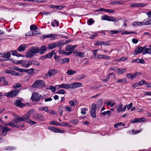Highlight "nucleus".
<instances>
[{
  "label": "nucleus",
  "mask_w": 151,
  "mask_h": 151,
  "mask_svg": "<svg viewBox=\"0 0 151 151\" xmlns=\"http://www.w3.org/2000/svg\"><path fill=\"white\" fill-rule=\"evenodd\" d=\"M1 129L2 131L1 134L4 136H5L6 134L9 130H11V129L8 127L3 126H1Z\"/></svg>",
  "instance_id": "nucleus-15"
},
{
  "label": "nucleus",
  "mask_w": 151,
  "mask_h": 151,
  "mask_svg": "<svg viewBox=\"0 0 151 151\" xmlns=\"http://www.w3.org/2000/svg\"><path fill=\"white\" fill-rule=\"evenodd\" d=\"M55 24H56L57 27H58L59 26V23L55 19L54 21L51 23V25L53 27H55Z\"/></svg>",
  "instance_id": "nucleus-41"
},
{
  "label": "nucleus",
  "mask_w": 151,
  "mask_h": 151,
  "mask_svg": "<svg viewBox=\"0 0 151 151\" xmlns=\"http://www.w3.org/2000/svg\"><path fill=\"white\" fill-rule=\"evenodd\" d=\"M34 118L37 121H43L44 119V116L39 114H35L33 116Z\"/></svg>",
  "instance_id": "nucleus-16"
},
{
  "label": "nucleus",
  "mask_w": 151,
  "mask_h": 151,
  "mask_svg": "<svg viewBox=\"0 0 151 151\" xmlns=\"http://www.w3.org/2000/svg\"><path fill=\"white\" fill-rule=\"evenodd\" d=\"M51 91L52 93L55 92L56 90V86H51Z\"/></svg>",
  "instance_id": "nucleus-56"
},
{
  "label": "nucleus",
  "mask_w": 151,
  "mask_h": 151,
  "mask_svg": "<svg viewBox=\"0 0 151 151\" xmlns=\"http://www.w3.org/2000/svg\"><path fill=\"white\" fill-rule=\"evenodd\" d=\"M122 104H120L116 106L117 110L118 113H119L120 112H122Z\"/></svg>",
  "instance_id": "nucleus-33"
},
{
  "label": "nucleus",
  "mask_w": 151,
  "mask_h": 151,
  "mask_svg": "<svg viewBox=\"0 0 151 151\" xmlns=\"http://www.w3.org/2000/svg\"><path fill=\"white\" fill-rule=\"evenodd\" d=\"M86 108H83L81 109V113L82 114H86Z\"/></svg>",
  "instance_id": "nucleus-64"
},
{
  "label": "nucleus",
  "mask_w": 151,
  "mask_h": 151,
  "mask_svg": "<svg viewBox=\"0 0 151 151\" xmlns=\"http://www.w3.org/2000/svg\"><path fill=\"white\" fill-rule=\"evenodd\" d=\"M86 77V76L85 75H79L77 76V79L80 80Z\"/></svg>",
  "instance_id": "nucleus-60"
},
{
  "label": "nucleus",
  "mask_w": 151,
  "mask_h": 151,
  "mask_svg": "<svg viewBox=\"0 0 151 151\" xmlns=\"http://www.w3.org/2000/svg\"><path fill=\"white\" fill-rule=\"evenodd\" d=\"M105 11L111 13H113L115 12L114 10L111 9H105Z\"/></svg>",
  "instance_id": "nucleus-63"
},
{
  "label": "nucleus",
  "mask_w": 151,
  "mask_h": 151,
  "mask_svg": "<svg viewBox=\"0 0 151 151\" xmlns=\"http://www.w3.org/2000/svg\"><path fill=\"white\" fill-rule=\"evenodd\" d=\"M62 126H68L70 127L71 125L68 123L65 122H62Z\"/></svg>",
  "instance_id": "nucleus-51"
},
{
  "label": "nucleus",
  "mask_w": 151,
  "mask_h": 151,
  "mask_svg": "<svg viewBox=\"0 0 151 151\" xmlns=\"http://www.w3.org/2000/svg\"><path fill=\"white\" fill-rule=\"evenodd\" d=\"M38 29H30V31L26 34L25 36L27 37L28 36L39 34L40 32Z\"/></svg>",
  "instance_id": "nucleus-6"
},
{
  "label": "nucleus",
  "mask_w": 151,
  "mask_h": 151,
  "mask_svg": "<svg viewBox=\"0 0 151 151\" xmlns=\"http://www.w3.org/2000/svg\"><path fill=\"white\" fill-rule=\"evenodd\" d=\"M56 43L57 47H58V48L60 49H61L62 47L65 44V43H64L61 41L57 42H56Z\"/></svg>",
  "instance_id": "nucleus-30"
},
{
  "label": "nucleus",
  "mask_w": 151,
  "mask_h": 151,
  "mask_svg": "<svg viewBox=\"0 0 151 151\" xmlns=\"http://www.w3.org/2000/svg\"><path fill=\"white\" fill-rule=\"evenodd\" d=\"M5 73H7L11 74L13 75L15 74V71L9 70H6L5 71Z\"/></svg>",
  "instance_id": "nucleus-42"
},
{
  "label": "nucleus",
  "mask_w": 151,
  "mask_h": 151,
  "mask_svg": "<svg viewBox=\"0 0 151 151\" xmlns=\"http://www.w3.org/2000/svg\"><path fill=\"white\" fill-rule=\"evenodd\" d=\"M11 57V53L10 51H8L6 52H5L2 54V55L1 56V58H6L9 59Z\"/></svg>",
  "instance_id": "nucleus-19"
},
{
  "label": "nucleus",
  "mask_w": 151,
  "mask_h": 151,
  "mask_svg": "<svg viewBox=\"0 0 151 151\" xmlns=\"http://www.w3.org/2000/svg\"><path fill=\"white\" fill-rule=\"evenodd\" d=\"M96 108V105L93 104L91 107V115L93 118H96V114L95 112Z\"/></svg>",
  "instance_id": "nucleus-11"
},
{
  "label": "nucleus",
  "mask_w": 151,
  "mask_h": 151,
  "mask_svg": "<svg viewBox=\"0 0 151 151\" xmlns=\"http://www.w3.org/2000/svg\"><path fill=\"white\" fill-rule=\"evenodd\" d=\"M146 53L150 54L151 53V49L150 48H147L145 49L143 52V54L145 55Z\"/></svg>",
  "instance_id": "nucleus-35"
},
{
  "label": "nucleus",
  "mask_w": 151,
  "mask_h": 151,
  "mask_svg": "<svg viewBox=\"0 0 151 151\" xmlns=\"http://www.w3.org/2000/svg\"><path fill=\"white\" fill-rule=\"evenodd\" d=\"M31 62H32V64L34 65L38 66L40 64L39 62L35 60H31Z\"/></svg>",
  "instance_id": "nucleus-46"
},
{
  "label": "nucleus",
  "mask_w": 151,
  "mask_h": 151,
  "mask_svg": "<svg viewBox=\"0 0 151 151\" xmlns=\"http://www.w3.org/2000/svg\"><path fill=\"white\" fill-rule=\"evenodd\" d=\"M126 82V78L118 79L117 80V83H124Z\"/></svg>",
  "instance_id": "nucleus-43"
},
{
  "label": "nucleus",
  "mask_w": 151,
  "mask_h": 151,
  "mask_svg": "<svg viewBox=\"0 0 151 151\" xmlns=\"http://www.w3.org/2000/svg\"><path fill=\"white\" fill-rule=\"evenodd\" d=\"M145 119L144 117H141L138 118H134L131 122L132 123H141L145 122Z\"/></svg>",
  "instance_id": "nucleus-14"
},
{
  "label": "nucleus",
  "mask_w": 151,
  "mask_h": 151,
  "mask_svg": "<svg viewBox=\"0 0 151 151\" xmlns=\"http://www.w3.org/2000/svg\"><path fill=\"white\" fill-rule=\"evenodd\" d=\"M143 24V22H138L137 21L135 22L132 23V25L133 26H141Z\"/></svg>",
  "instance_id": "nucleus-38"
},
{
  "label": "nucleus",
  "mask_w": 151,
  "mask_h": 151,
  "mask_svg": "<svg viewBox=\"0 0 151 151\" xmlns=\"http://www.w3.org/2000/svg\"><path fill=\"white\" fill-rule=\"evenodd\" d=\"M4 124L6 126H10L12 127L17 128L19 127V126L17 124L15 123L12 122L9 123H4Z\"/></svg>",
  "instance_id": "nucleus-20"
},
{
  "label": "nucleus",
  "mask_w": 151,
  "mask_h": 151,
  "mask_svg": "<svg viewBox=\"0 0 151 151\" xmlns=\"http://www.w3.org/2000/svg\"><path fill=\"white\" fill-rule=\"evenodd\" d=\"M121 32V31L117 30H111L109 32V33L110 34H117Z\"/></svg>",
  "instance_id": "nucleus-49"
},
{
  "label": "nucleus",
  "mask_w": 151,
  "mask_h": 151,
  "mask_svg": "<svg viewBox=\"0 0 151 151\" xmlns=\"http://www.w3.org/2000/svg\"><path fill=\"white\" fill-rule=\"evenodd\" d=\"M56 93L61 94H65V91L64 89H60L58 91L56 92Z\"/></svg>",
  "instance_id": "nucleus-50"
},
{
  "label": "nucleus",
  "mask_w": 151,
  "mask_h": 151,
  "mask_svg": "<svg viewBox=\"0 0 151 151\" xmlns=\"http://www.w3.org/2000/svg\"><path fill=\"white\" fill-rule=\"evenodd\" d=\"M31 60H22V66L25 68H28L32 65Z\"/></svg>",
  "instance_id": "nucleus-10"
},
{
  "label": "nucleus",
  "mask_w": 151,
  "mask_h": 151,
  "mask_svg": "<svg viewBox=\"0 0 151 151\" xmlns=\"http://www.w3.org/2000/svg\"><path fill=\"white\" fill-rule=\"evenodd\" d=\"M102 99L99 100L97 102V104L99 105V106L102 105Z\"/></svg>",
  "instance_id": "nucleus-62"
},
{
  "label": "nucleus",
  "mask_w": 151,
  "mask_h": 151,
  "mask_svg": "<svg viewBox=\"0 0 151 151\" xmlns=\"http://www.w3.org/2000/svg\"><path fill=\"white\" fill-rule=\"evenodd\" d=\"M12 52V55L13 56H16L17 57H23L24 56H22V54H20L18 53L16 50H15L14 51L12 50L11 51Z\"/></svg>",
  "instance_id": "nucleus-29"
},
{
  "label": "nucleus",
  "mask_w": 151,
  "mask_h": 151,
  "mask_svg": "<svg viewBox=\"0 0 151 151\" xmlns=\"http://www.w3.org/2000/svg\"><path fill=\"white\" fill-rule=\"evenodd\" d=\"M62 108L63 106H61L58 108V113L61 116L62 115V113L63 112V110L61 109Z\"/></svg>",
  "instance_id": "nucleus-54"
},
{
  "label": "nucleus",
  "mask_w": 151,
  "mask_h": 151,
  "mask_svg": "<svg viewBox=\"0 0 151 151\" xmlns=\"http://www.w3.org/2000/svg\"><path fill=\"white\" fill-rule=\"evenodd\" d=\"M138 83L139 84V86H140L144 84H147V82L144 80H142L139 82Z\"/></svg>",
  "instance_id": "nucleus-48"
},
{
  "label": "nucleus",
  "mask_w": 151,
  "mask_h": 151,
  "mask_svg": "<svg viewBox=\"0 0 151 151\" xmlns=\"http://www.w3.org/2000/svg\"><path fill=\"white\" fill-rule=\"evenodd\" d=\"M69 103L70 106H72L76 105L78 103L77 101L75 100L70 101Z\"/></svg>",
  "instance_id": "nucleus-36"
},
{
  "label": "nucleus",
  "mask_w": 151,
  "mask_h": 151,
  "mask_svg": "<svg viewBox=\"0 0 151 151\" xmlns=\"http://www.w3.org/2000/svg\"><path fill=\"white\" fill-rule=\"evenodd\" d=\"M143 25H148L151 24V19L146 21L145 20L143 21Z\"/></svg>",
  "instance_id": "nucleus-47"
},
{
  "label": "nucleus",
  "mask_w": 151,
  "mask_h": 151,
  "mask_svg": "<svg viewBox=\"0 0 151 151\" xmlns=\"http://www.w3.org/2000/svg\"><path fill=\"white\" fill-rule=\"evenodd\" d=\"M63 60V62L64 63L67 62H69L70 61L69 59L68 58H64L62 59Z\"/></svg>",
  "instance_id": "nucleus-57"
},
{
  "label": "nucleus",
  "mask_w": 151,
  "mask_h": 151,
  "mask_svg": "<svg viewBox=\"0 0 151 151\" xmlns=\"http://www.w3.org/2000/svg\"><path fill=\"white\" fill-rule=\"evenodd\" d=\"M126 70V69L125 68H122L121 69L117 68L116 71L118 74H121L124 73Z\"/></svg>",
  "instance_id": "nucleus-26"
},
{
  "label": "nucleus",
  "mask_w": 151,
  "mask_h": 151,
  "mask_svg": "<svg viewBox=\"0 0 151 151\" xmlns=\"http://www.w3.org/2000/svg\"><path fill=\"white\" fill-rule=\"evenodd\" d=\"M49 76H52L55 75L58 73V71L57 70L51 69L49 70Z\"/></svg>",
  "instance_id": "nucleus-18"
},
{
  "label": "nucleus",
  "mask_w": 151,
  "mask_h": 151,
  "mask_svg": "<svg viewBox=\"0 0 151 151\" xmlns=\"http://www.w3.org/2000/svg\"><path fill=\"white\" fill-rule=\"evenodd\" d=\"M76 73V71H73L71 70H68L67 71V74L68 75H72Z\"/></svg>",
  "instance_id": "nucleus-39"
},
{
  "label": "nucleus",
  "mask_w": 151,
  "mask_h": 151,
  "mask_svg": "<svg viewBox=\"0 0 151 151\" xmlns=\"http://www.w3.org/2000/svg\"><path fill=\"white\" fill-rule=\"evenodd\" d=\"M1 82H3V84L4 86H6L8 84L7 81L5 79V78L4 77L0 78V83Z\"/></svg>",
  "instance_id": "nucleus-32"
},
{
  "label": "nucleus",
  "mask_w": 151,
  "mask_h": 151,
  "mask_svg": "<svg viewBox=\"0 0 151 151\" xmlns=\"http://www.w3.org/2000/svg\"><path fill=\"white\" fill-rule=\"evenodd\" d=\"M125 125L124 124V123L121 122H118L114 125V127L115 128L117 129L118 128V126H124Z\"/></svg>",
  "instance_id": "nucleus-37"
},
{
  "label": "nucleus",
  "mask_w": 151,
  "mask_h": 151,
  "mask_svg": "<svg viewBox=\"0 0 151 151\" xmlns=\"http://www.w3.org/2000/svg\"><path fill=\"white\" fill-rule=\"evenodd\" d=\"M27 47V46L26 45L22 44L19 47L17 48V50L19 51L23 52L25 50Z\"/></svg>",
  "instance_id": "nucleus-21"
},
{
  "label": "nucleus",
  "mask_w": 151,
  "mask_h": 151,
  "mask_svg": "<svg viewBox=\"0 0 151 151\" xmlns=\"http://www.w3.org/2000/svg\"><path fill=\"white\" fill-rule=\"evenodd\" d=\"M73 54L74 55L76 56H78L80 57L83 58L84 57L85 53L84 52H76L75 51H74L73 52Z\"/></svg>",
  "instance_id": "nucleus-28"
},
{
  "label": "nucleus",
  "mask_w": 151,
  "mask_h": 151,
  "mask_svg": "<svg viewBox=\"0 0 151 151\" xmlns=\"http://www.w3.org/2000/svg\"><path fill=\"white\" fill-rule=\"evenodd\" d=\"M45 83L43 80H38L34 82L32 86L33 88H40L45 87Z\"/></svg>",
  "instance_id": "nucleus-3"
},
{
  "label": "nucleus",
  "mask_w": 151,
  "mask_h": 151,
  "mask_svg": "<svg viewBox=\"0 0 151 151\" xmlns=\"http://www.w3.org/2000/svg\"><path fill=\"white\" fill-rule=\"evenodd\" d=\"M114 103H115L114 102L113 103H112L111 101H108L107 104L108 105L110 106L111 107L114 106Z\"/></svg>",
  "instance_id": "nucleus-61"
},
{
  "label": "nucleus",
  "mask_w": 151,
  "mask_h": 151,
  "mask_svg": "<svg viewBox=\"0 0 151 151\" xmlns=\"http://www.w3.org/2000/svg\"><path fill=\"white\" fill-rule=\"evenodd\" d=\"M76 47V45H68L65 48V50L66 51H70L74 49Z\"/></svg>",
  "instance_id": "nucleus-25"
},
{
  "label": "nucleus",
  "mask_w": 151,
  "mask_h": 151,
  "mask_svg": "<svg viewBox=\"0 0 151 151\" xmlns=\"http://www.w3.org/2000/svg\"><path fill=\"white\" fill-rule=\"evenodd\" d=\"M95 22L94 20H93L92 18H90L87 21V23L88 25H91Z\"/></svg>",
  "instance_id": "nucleus-44"
},
{
  "label": "nucleus",
  "mask_w": 151,
  "mask_h": 151,
  "mask_svg": "<svg viewBox=\"0 0 151 151\" xmlns=\"http://www.w3.org/2000/svg\"><path fill=\"white\" fill-rule=\"evenodd\" d=\"M103 41H97V42L95 43V45L99 46L101 45H102Z\"/></svg>",
  "instance_id": "nucleus-58"
},
{
  "label": "nucleus",
  "mask_w": 151,
  "mask_h": 151,
  "mask_svg": "<svg viewBox=\"0 0 151 151\" xmlns=\"http://www.w3.org/2000/svg\"><path fill=\"white\" fill-rule=\"evenodd\" d=\"M57 47L56 42L51 43L48 44L47 48L48 49L52 50Z\"/></svg>",
  "instance_id": "nucleus-27"
},
{
  "label": "nucleus",
  "mask_w": 151,
  "mask_h": 151,
  "mask_svg": "<svg viewBox=\"0 0 151 151\" xmlns=\"http://www.w3.org/2000/svg\"><path fill=\"white\" fill-rule=\"evenodd\" d=\"M82 83L79 82H74L70 84L68 83H63L60 84L61 87L62 88L65 89H73L81 87Z\"/></svg>",
  "instance_id": "nucleus-2"
},
{
  "label": "nucleus",
  "mask_w": 151,
  "mask_h": 151,
  "mask_svg": "<svg viewBox=\"0 0 151 151\" xmlns=\"http://www.w3.org/2000/svg\"><path fill=\"white\" fill-rule=\"evenodd\" d=\"M136 34V33L134 32H130L127 31H124L122 32L121 35H123L124 34Z\"/></svg>",
  "instance_id": "nucleus-34"
},
{
  "label": "nucleus",
  "mask_w": 151,
  "mask_h": 151,
  "mask_svg": "<svg viewBox=\"0 0 151 151\" xmlns=\"http://www.w3.org/2000/svg\"><path fill=\"white\" fill-rule=\"evenodd\" d=\"M55 54V50H52L51 52L45 55V56L46 57V58H51L52 57L53 55Z\"/></svg>",
  "instance_id": "nucleus-31"
},
{
  "label": "nucleus",
  "mask_w": 151,
  "mask_h": 151,
  "mask_svg": "<svg viewBox=\"0 0 151 151\" xmlns=\"http://www.w3.org/2000/svg\"><path fill=\"white\" fill-rule=\"evenodd\" d=\"M33 112V111L31 110L28 112L24 116L22 117L18 115H16L15 118L19 122V121L21 122H24L27 120L29 119L31 114Z\"/></svg>",
  "instance_id": "nucleus-4"
},
{
  "label": "nucleus",
  "mask_w": 151,
  "mask_h": 151,
  "mask_svg": "<svg viewBox=\"0 0 151 151\" xmlns=\"http://www.w3.org/2000/svg\"><path fill=\"white\" fill-rule=\"evenodd\" d=\"M146 47H137L136 49L134 50V52L133 53V55L134 56H135L137 55L138 54L141 53L143 51L145 50Z\"/></svg>",
  "instance_id": "nucleus-9"
},
{
  "label": "nucleus",
  "mask_w": 151,
  "mask_h": 151,
  "mask_svg": "<svg viewBox=\"0 0 151 151\" xmlns=\"http://www.w3.org/2000/svg\"><path fill=\"white\" fill-rule=\"evenodd\" d=\"M101 19L102 20H107L112 22L116 21L115 18L106 15L102 16Z\"/></svg>",
  "instance_id": "nucleus-12"
},
{
  "label": "nucleus",
  "mask_w": 151,
  "mask_h": 151,
  "mask_svg": "<svg viewBox=\"0 0 151 151\" xmlns=\"http://www.w3.org/2000/svg\"><path fill=\"white\" fill-rule=\"evenodd\" d=\"M21 86V85L19 83H16L14 84L13 86V88L16 89L17 88L20 87Z\"/></svg>",
  "instance_id": "nucleus-53"
},
{
  "label": "nucleus",
  "mask_w": 151,
  "mask_h": 151,
  "mask_svg": "<svg viewBox=\"0 0 151 151\" xmlns=\"http://www.w3.org/2000/svg\"><path fill=\"white\" fill-rule=\"evenodd\" d=\"M57 37V35H56L55 34H50L47 35H43V37L44 39L47 38H50L51 37L53 39H55L56 37Z\"/></svg>",
  "instance_id": "nucleus-23"
},
{
  "label": "nucleus",
  "mask_w": 151,
  "mask_h": 151,
  "mask_svg": "<svg viewBox=\"0 0 151 151\" xmlns=\"http://www.w3.org/2000/svg\"><path fill=\"white\" fill-rule=\"evenodd\" d=\"M41 110L44 111L46 112H48L49 109L47 107H43L41 108Z\"/></svg>",
  "instance_id": "nucleus-59"
},
{
  "label": "nucleus",
  "mask_w": 151,
  "mask_h": 151,
  "mask_svg": "<svg viewBox=\"0 0 151 151\" xmlns=\"http://www.w3.org/2000/svg\"><path fill=\"white\" fill-rule=\"evenodd\" d=\"M19 91H20L18 89L12 90L10 92L5 93L4 96L8 97L13 98L17 96Z\"/></svg>",
  "instance_id": "nucleus-5"
},
{
  "label": "nucleus",
  "mask_w": 151,
  "mask_h": 151,
  "mask_svg": "<svg viewBox=\"0 0 151 151\" xmlns=\"http://www.w3.org/2000/svg\"><path fill=\"white\" fill-rule=\"evenodd\" d=\"M31 99L33 101L38 102L40 100V95L36 92H33L32 95Z\"/></svg>",
  "instance_id": "nucleus-8"
},
{
  "label": "nucleus",
  "mask_w": 151,
  "mask_h": 151,
  "mask_svg": "<svg viewBox=\"0 0 151 151\" xmlns=\"http://www.w3.org/2000/svg\"><path fill=\"white\" fill-rule=\"evenodd\" d=\"M5 149L6 150L11 151L16 149V148L12 146H6L5 147Z\"/></svg>",
  "instance_id": "nucleus-40"
},
{
  "label": "nucleus",
  "mask_w": 151,
  "mask_h": 151,
  "mask_svg": "<svg viewBox=\"0 0 151 151\" xmlns=\"http://www.w3.org/2000/svg\"><path fill=\"white\" fill-rule=\"evenodd\" d=\"M111 4L116 5V4H122L119 1H113L110 2Z\"/></svg>",
  "instance_id": "nucleus-45"
},
{
  "label": "nucleus",
  "mask_w": 151,
  "mask_h": 151,
  "mask_svg": "<svg viewBox=\"0 0 151 151\" xmlns=\"http://www.w3.org/2000/svg\"><path fill=\"white\" fill-rule=\"evenodd\" d=\"M137 63L143 64V63H145V62L144 59H137Z\"/></svg>",
  "instance_id": "nucleus-55"
},
{
  "label": "nucleus",
  "mask_w": 151,
  "mask_h": 151,
  "mask_svg": "<svg viewBox=\"0 0 151 151\" xmlns=\"http://www.w3.org/2000/svg\"><path fill=\"white\" fill-rule=\"evenodd\" d=\"M40 48L38 46H33L30 48L29 50L27 51L26 54L27 58H32L35 54L39 53Z\"/></svg>",
  "instance_id": "nucleus-1"
},
{
  "label": "nucleus",
  "mask_w": 151,
  "mask_h": 151,
  "mask_svg": "<svg viewBox=\"0 0 151 151\" xmlns=\"http://www.w3.org/2000/svg\"><path fill=\"white\" fill-rule=\"evenodd\" d=\"M47 129L51 131L56 133H63L65 132L64 130L53 127H48Z\"/></svg>",
  "instance_id": "nucleus-7"
},
{
  "label": "nucleus",
  "mask_w": 151,
  "mask_h": 151,
  "mask_svg": "<svg viewBox=\"0 0 151 151\" xmlns=\"http://www.w3.org/2000/svg\"><path fill=\"white\" fill-rule=\"evenodd\" d=\"M22 101L21 100H17L15 101L14 104L17 106L22 108L25 106V104H24L22 103Z\"/></svg>",
  "instance_id": "nucleus-17"
},
{
  "label": "nucleus",
  "mask_w": 151,
  "mask_h": 151,
  "mask_svg": "<svg viewBox=\"0 0 151 151\" xmlns=\"http://www.w3.org/2000/svg\"><path fill=\"white\" fill-rule=\"evenodd\" d=\"M141 75V73L140 72H138V73H135L134 74L132 75L131 73H128L126 77L130 79H133L137 77L139 75Z\"/></svg>",
  "instance_id": "nucleus-13"
},
{
  "label": "nucleus",
  "mask_w": 151,
  "mask_h": 151,
  "mask_svg": "<svg viewBox=\"0 0 151 151\" xmlns=\"http://www.w3.org/2000/svg\"><path fill=\"white\" fill-rule=\"evenodd\" d=\"M78 122V120L77 119L71 120L70 121V122L72 124H76Z\"/></svg>",
  "instance_id": "nucleus-52"
},
{
  "label": "nucleus",
  "mask_w": 151,
  "mask_h": 151,
  "mask_svg": "<svg viewBox=\"0 0 151 151\" xmlns=\"http://www.w3.org/2000/svg\"><path fill=\"white\" fill-rule=\"evenodd\" d=\"M47 48L44 45L42 46L40 49V52H39L40 54H44L47 51Z\"/></svg>",
  "instance_id": "nucleus-22"
},
{
  "label": "nucleus",
  "mask_w": 151,
  "mask_h": 151,
  "mask_svg": "<svg viewBox=\"0 0 151 151\" xmlns=\"http://www.w3.org/2000/svg\"><path fill=\"white\" fill-rule=\"evenodd\" d=\"M35 69L33 68H31L25 70V73H27L29 74L32 75L34 74V71Z\"/></svg>",
  "instance_id": "nucleus-24"
}]
</instances>
